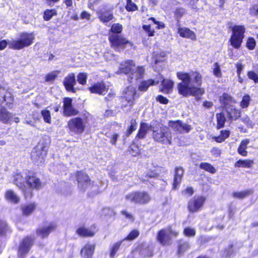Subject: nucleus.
<instances>
[{
  "mask_svg": "<svg viewBox=\"0 0 258 258\" xmlns=\"http://www.w3.org/2000/svg\"><path fill=\"white\" fill-rule=\"evenodd\" d=\"M255 46V41L253 38H249L246 42V47L250 50H252Z\"/></svg>",
  "mask_w": 258,
  "mask_h": 258,
  "instance_id": "nucleus-53",
  "label": "nucleus"
},
{
  "mask_svg": "<svg viewBox=\"0 0 258 258\" xmlns=\"http://www.w3.org/2000/svg\"><path fill=\"white\" fill-rule=\"evenodd\" d=\"M183 169L181 167H176L175 169V174L172 188L175 189L177 186L180 183L182 175L183 174Z\"/></svg>",
  "mask_w": 258,
  "mask_h": 258,
  "instance_id": "nucleus-27",
  "label": "nucleus"
},
{
  "mask_svg": "<svg viewBox=\"0 0 258 258\" xmlns=\"http://www.w3.org/2000/svg\"><path fill=\"white\" fill-rule=\"evenodd\" d=\"M95 249V244H86L81 250V254L85 258H92Z\"/></svg>",
  "mask_w": 258,
  "mask_h": 258,
  "instance_id": "nucleus-24",
  "label": "nucleus"
},
{
  "mask_svg": "<svg viewBox=\"0 0 258 258\" xmlns=\"http://www.w3.org/2000/svg\"><path fill=\"white\" fill-rule=\"evenodd\" d=\"M248 143L249 141L248 140H243L241 142V144L238 149L239 154L243 156H246L247 155V152L246 151V149H247Z\"/></svg>",
  "mask_w": 258,
  "mask_h": 258,
  "instance_id": "nucleus-37",
  "label": "nucleus"
},
{
  "mask_svg": "<svg viewBox=\"0 0 258 258\" xmlns=\"http://www.w3.org/2000/svg\"><path fill=\"white\" fill-rule=\"evenodd\" d=\"M250 100V96L249 95L246 94L244 95L240 102V106L242 108H247L249 106Z\"/></svg>",
  "mask_w": 258,
  "mask_h": 258,
  "instance_id": "nucleus-47",
  "label": "nucleus"
},
{
  "mask_svg": "<svg viewBox=\"0 0 258 258\" xmlns=\"http://www.w3.org/2000/svg\"><path fill=\"white\" fill-rule=\"evenodd\" d=\"M184 9L182 8H179L176 10L175 12V15L177 19H179L184 14Z\"/></svg>",
  "mask_w": 258,
  "mask_h": 258,
  "instance_id": "nucleus-58",
  "label": "nucleus"
},
{
  "mask_svg": "<svg viewBox=\"0 0 258 258\" xmlns=\"http://www.w3.org/2000/svg\"><path fill=\"white\" fill-rule=\"evenodd\" d=\"M178 233V232L172 229L171 227L168 228L164 231L162 230V244H169L171 238L176 236Z\"/></svg>",
  "mask_w": 258,
  "mask_h": 258,
  "instance_id": "nucleus-22",
  "label": "nucleus"
},
{
  "mask_svg": "<svg viewBox=\"0 0 258 258\" xmlns=\"http://www.w3.org/2000/svg\"><path fill=\"white\" fill-rule=\"evenodd\" d=\"M252 193L250 190H247L240 192H235L233 193V196L238 199H243Z\"/></svg>",
  "mask_w": 258,
  "mask_h": 258,
  "instance_id": "nucleus-45",
  "label": "nucleus"
},
{
  "mask_svg": "<svg viewBox=\"0 0 258 258\" xmlns=\"http://www.w3.org/2000/svg\"><path fill=\"white\" fill-rule=\"evenodd\" d=\"M63 85L67 92L75 93L77 89L75 88L76 84V75L74 73H70L64 78Z\"/></svg>",
  "mask_w": 258,
  "mask_h": 258,
  "instance_id": "nucleus-14",
  "label": "nucleus"
},
{
  "mask_svg": "<svg viewBox=\"0 0 258 258\" xmlns=\"http://www.w3.org/2000/svg\"><path fill=\"white\" fill-rule=\"evenodd\" d=\"M34 240L35 238L30 235L26 236L21 240L17 252L19 258H24L28 253L34 243Z\"/></svg>",
  "mask_w": 258,
  "mask_h": 258,
  "instance_id": "nucleus-9",
  "label": "nucleus"
},
{
  "mask_svg": "<svg viewBox=\"0 0 258 258\" xmlns=\"http://www.w3.org/2000/svg\"><path fill=\"white\" fill-rule=\"evenodd\" d=\"M200 167L201 169L209 172L211 173H215L216 172V169L211 164L208 163H201L200 165Z\"/></svg>",
  "mask_w": 258,
  "mask_h": 258,
  "instance_id": "nucleus-41",
  "label": "nucleus"
},
{
  "mask_svg": "<svg viewBox=\"0 0 258 258\" xmlns=\"http://www.w3.org/2000/svg\"><path fill=\"white\" fill-rule=\"evenodd\" d=\"M137 125V122L136 119L132 118L130 121V125H128L126 131V135L127 136L130 135L134 131L136 130Z\"/></svg>",
  "mask_w": 258,
  "mask_h": 258,
  "instance_id": "nucleus-39",
  "label": "nucleus"
},
{
  "mask_svg": "<svg viewBox=\"0 0 258 258\" xmlns=\"http://www.w3.org/2000/svg\"><path fill=\"white\" fill-rule=\"evenodd\" d=\"M14 183L19 188L24 189L28 187L30 190H24L23 194L25 199L31 198L33 194L32 190H39L44 186V184L37 173L31 170H27L24 177L21 173H17L14 175Z\"/></svg>",
  "mask_w": 258,
  "mask_h": 258,
  "instance_id": "nucleus-2",
  "label": "nucleus"
},
{
  "mask_svg": "<svg viewBox=\"0 0 258 258\" xmlns=\"http://www.w3.org/2000/svg\"><path fill=\"white\" fill-rule=\"evenodd\" d=\"M177 78L182 81L177 84L178 92L181 95L186 97L194 96L197 100H200L199 96L205 93L204 88L201 86L202 84V76L198 72H191L190 73L177 72Z\"/></svg>",
  "mask_w": 258,
  "mask_h": 258,
  "instance_id": "nucleus-1",
  "label": "nucleus"
},
{
  "mask_svg": "<svg viewBox=\"0 0 258 258\" xmlns=\"http://www.w3.org/2000/svg\"><path fill=\"white\" fill-rule=\"evenodd\" d=\"M206 201V198L202 196H196L191 199L187 205L188 211L191 213H196L201 210Z\"/></svg>",
  "mask_w": 258,
  "mask_h": 258,
  "instance_id": "nucleus-10",
  "label": "nucleus"
},
{
  "mask_svg": "<svg viewBox=\"0 0 258 258\" xmlns=\"http://www.w3.org/2000/svg\"><path fill=\"white\" fill-rule=\"evenodd\" d=\"M236 67L237 69V75H240L243 71V68H244V66L242 64L241 62L240 61L236 63Z\"/></svg>",
  "mask_w": 258,
  "mask_h": 258,
  "instance_id": "nucleus-59",
  "label": "nucleus"
},
{
  "mask_svg": "<svg viewBox=\"0 0 258 258\" xmlns=\"http://www.w3.org/2000/svg\"><path fill=\"white\" fill-rule=\"evenodd\" d=\"M59 71H54L48 73L45 77V81L46 82H50L54 81L57 77L58 74L59 73Z\"/></svg>",
  "mask_w": 258,
  "mask_h": 258,
  "instance_id": "nucleus-44",
  "label": "nucleus"
},
{
  "mask_svg": "<svg viewBox=\"0 0 258 258\" xmlns=\"http://www.w3.org/2000/svg\"><path fill=\"white\" fill-rule=\"evenodd\" d=\"M169 125L174 130L180 133H188L191 130V127L189 125L183 123L180 120L175 121H170L169 123Z\"/></svg>",
  "mask_w": 258,
  "mask_h": 258,
  "instance_id": "nucleus-20",
  "label": "nucleus"
},
{
  "mask_svg": "<svg viewBox=\"0 0 258 258\" xmlns=\"http://www.w3.org/2000/svg\"><path fill=\"white\" fill-rule=\"evenodd\" d=\"M174 82L169 79L162 80V92L169 93L172 90Z\"/></svg>",
  "mask_w": 258,
  "mask_h": 258,
  "instance_id": "nucleus-33",
  "label": "nucleus"
},
{
  "mask_svg": "<svg viewBox=\"0 0 258 258\" xmlns=\"http://www.w3.org/2000/svg\"><path fill=\"white\" fill-rule=\"evenodd\" d=\"M183 234L186 236L193 237L196 234V230L191 227H186L184 229Z\"/></svg>",
  "mask_w": 258,
  "mask_h": 258,
  "instance_id": "nucleus-51",
  "label": "nucleus"
},
{
  "mask_svg": "<svg viewBox=\"0 0 258 258\" xmlns=\"http://www.w3.org/2000/svg\"><path fill=\"white\" fill-rule=\"evenodd\" d=\"M153 131V138L156 141H160L161 139V134L157 132V131L154 130V127L153 126L152 130H151Z\"/></svg>",
  "mask_w": 258,
  "mask_h": 258,
  "instance_id": "nucleus-56",
  "label": "nucleus"
},
{
  "mask_svg": "<svg viewBox=\"0 0 258 258\" xmlns=\"http://www.w3.org/2000/svg\"><path fill=\"white\" fill-rule=\"evenodd\" d=\"M34 39L33 33L21 32L18 38L13 40L9 43V47L14 50H21L31 45Z\"/></svg>",
  "mask_w": 258,
  "mask_h": 258,
  "instance_id": "nucleus-5",
  "label": "nucleus"
},
{
  "mask_svg": "<svg viewBox=\"0 0 258 258\" xmlns=\"http://www.w3.org/2000/svg\"><path fill=\"white\" fill-rule=\"evenodd\" d=\"M155 81L152 79L143 80L140 82L138 89L140 92H146L151 86L155 85Z\"/></svg>",
  "mask_w": 258,
  "mask_h": 258,
  "instance_id": "nucleus-26",
  "label": "nucleus"
},
{
  "mask_svg": "<svg viewBox=\"0 0 258 258\" xmlns=\"http://www.w3.org/2000/svg\"><path fill=\"white\" fill-rule=\"evenodd\" d=\"M121 213L125 216V217L127 219H128L130 220H131L132 221H134V216L130 213H128L126 211H122Z\"/></svg>",
  "mask_w": 258,
  "mask_h": 258,
  "instance_id": "nucleus-63",
  "label": "nucleus"
},
{
  "mask_svg": "<svg viewBox=\"0 0 258 258\" xmlns=\"http://www.w3.org/2000/svg\"><path fill=\"white\" fill-rule=\"evenodd\" d=\"M87 78L88 75L86 73L80 72L77 76V81L79 84L84 86L87 84Z\"/></svg>",
  "mask_w": 258,
  "mask_h": 258,
  "instance_id": "nucleus-38",
  "label": "nucleus"
},
{
  "mask_svg": "<svg viewBox=\"0 0 258 258\" xmlns=\"http://www.w3.org/2000/svg\"><path fill=\"white\" fill-rule=\"evenodd\" d=\"M129 152L132 156H137L140 154V149L137 145L133 144L130 146Z\"/></svg>",
  "mask_w": 258,
  "mask_h": 258,
  "instance_id": "nucleus-48",
  "label": "nucleus"
},
{
  "mask_svg": "<svg viewBox=\"0 0 258 258\" xmlns=\"http://www.w3.org/2000/svg\"><path fill=\"white\" fill-rule=\"evenodd\" d=\"M108 40L110 47L115 51L120 52L124 50L127 45L131 47L134 46V43L123 35L109 34Z\"/></svg>",
  "mask_w": 258,
  "mask_h": 258,
  "instance_id": "nucleus-6",
  "label": "nucleus"
},
{
  "mask_svg": "<svg viewBox=\"0 0 258 258\" xmlns=\"http://www.w3.org/2000/svg\"><path fill=\"white\" fill-rule=\"evenodd\" d=\"M76 233L81 237H92L95 234V232L94 231L85 227L84 226L79 227L77 229Z\"/></svg>",
  "mask_w": 258,
  "mask_h": 258,
  "instance_id": "nucleus-25",
  "label": "nucleus"
},
{
  "mask_svg": "<svg viewBox=\"0 0 258 258\" xmlns=\"http://www.w3.org/2000/svg\"><path fill=\"white\" fill-rule=\"evenodd\" d=\"M12 118L11 113L4 107H0V121L8 123Z\"/></svg>",
  "mask_w": 258,
  "mask_h": 258,
  "instance_id": "nucleus-28",
  "label": "nucleus"
},
{
  "mask_svg": "<svg viewBox=\"0 0 258 258\" xmlns=\"http://www.w3.org/2000/svg\"><path fill=\"white\" fill-rule=\"evenodd\" d=\"M136 65L135 62L133 59H126L120 63L119 71L127 77Z\"/></svg>",
  "mask_w": 258,
  "mask_h": 258,
  "instance_id": "nucleus-19",
  "label": "nucleus"
},
{
  "mask_svg": "<svg viewBox=\"0 0 258 258\" xmlns=\"http://www.w3.org/2000/svg\"><path fill=\"white\" fill-rule=\"evenodd\" d=\"M91 117V114L86 110L82 112V117H75L68 121L67 127L69 131L76 135L82 134L85 130L86 123Z\"/></svg>",
  "mask_w": 258,
  "mask_h": 258,
  "instance_id": "nucleus-4",
  "label": "nucleus"
},
{
  "mask_svg": "<svg viewBox=\"0 0 258 258\" xmlns=\"http://www.w3.org/2000/svg\"><path fill=\"white\" fill-rule=\"evenodd\" d=\"M74 173L79 187L85 189L92 184L89 176L83 170H77Z\"/></svg>",
  "mask_w": 258,
  "mask_h": 258,
  "instance_id": "nucleus-13",
  "label": "nucleus"
},
{
  "mask_svg": "<svg viewBox=\"0 0 258 258\" xmlns=\"http://www.w3.org/2000/svg\"><path fill=\"white\" fill-rule=\"evenodd\" d=\"M189 247L188 242H185L183 243L179 244L178 246V252L182 253Z\"/></svg>",
  "mask_w": 258,
  "mask_h": 258,
  "instance_id": "nucleus-55",
  "label": "nucleus"
},
{
  "mask_svg": "<svg viewBox=\"0 0 258 258\" xmlns=\"http://www.w3.org/2000/svg\"><path fill=\"white\" fill-rule=\"evenodd\" d=\"M232 34L229 41L231 45L235 48L240 47L244 36L245 28L243 26L236 25L232 28Z\"/></svg>",
  "mask_w": 258,
  "mask_h": 258,
  "instance_id": "nucleus-8",
  "label": "nucleus"
},
{
  "mask_svg": "<svg viewBox=\"0 0 258 258\" xmlns=\"http://www.w3.org/2000/svg\"><path fill=\"white\" fill-rule=\"evenodd\" d=\"M219 101L227 113L229 120L232 121L240 117V110L236 108L233 105L236 103V101L231 96L227 93H224L220 97Z\"/></svg>",
  "mask_w": 258,
  "mask_h": 258,
  "instance_id": "nucleus-3",
  "label": "nucleus"
},
{
  "mask_svg": "<svg viewBox=\"0 0 258 258\" xmlns=\"http://www.w3.org/2000/svg\"><path fill=\"white\" fill-rule=\"evenodd\" d=\"M140 235V231L137 229L131 230L128 234L124 237V240L133 241L138 238Z\"/></svg>",
  "mask_w": 258,
  "mask_h": 258,
  "instance_id": "nucleus-35",
  "label": "nucleus"
},
{
  "mask_svg": "<svg viewBox=\"0 0 258 258\" xmlns=\"http://www.w3.org/2000/svg\"><path fill=\"white\" fill-rule=\"evenodd\" d=\"M105 135L109 139L110 143L111 145L113 146H115L116 145V141L119 137V134L114 133L112 135L108 136V133H106Z\"/></svg>",
  "mask_w": 258,
  "mask_h": 258,
  "instance_id": "nucleus-49",
  "label": "nucleus"
},
{
  "mask_svg": "<svg viewBox=\"0 0 258 258\" xmlns=\"http://www.w3.org/2000/svg\"><path fill=\"white\" fill-rule=\"evenodd\" d=\"M122 243V241H118L114 243L110 248V257H114L116 253L119 249Z\"/></svg>",
  "mask_w": 258,
  "mask_h": 258,
  "instance_id": "nucleus-43",
  "label": "nucleus"
},
{
  "mask_svg": "<svg viewBox=\"0 0 258 258\" xmlns=\"http://www.w3.org/2000/svg\"><path fill=\"white\" fill-rule=\"evenodd\" d=\"M179 35L184 38H189L192 40H196V35L194 32L186 27H179L177 30Z\"/></svg>",
  "mask_w": 258,
  "mask_h": 258,
  "instance_id": "nucleus-23",
  "label": "nucleus"
},
{
  "mask_svg": "<svg viewBox=\"0 0 258 258\" xmlns=\"http://www.w3.org/2000/svg\"><path fill=\"white\" fill-rule=\"evenodd\" d=\"M87 89L91 93L98 95H104L108 90L107 86L102 81L92 84Z\"/></svg>",
  "mask_w": 258,
  "mask_h": 258,
  "instance_id": "nucleus-15",
  "label": "nucleus"
},
{
  "mask_svg": "<svg viewBox=\"0 0 258 258\" xmlns=\"http://www.w3.org/2000/svg\"><path fill=\"white\" fill-rule=\"evenodd\" d=\"M63 102V113L64 116H75L79 114V111L73 105V99L70 97H64Z\"/></svg>",
  "mask_w": 258,
  "mask_h": 258,
  "instance_id": "nucleus-11",
  "label": "nucleus"
},
{
  "mask_svg": "<svg viewBox=\"0 0 258 258\" xmlns=\"http://www.w3.org/2000/svg\"><path fill=\"white\" fill-rule=\"evenodd\" d=\"M42 227H38L36 230L37 235L42 239L47 238L50 234L55 231L57 228V225L55 222H49Z\"/></svg>",
  "mask_w": 258,
  "mask_h": 258,
  "instance_id": "nucleus-12",
  "label": "nucleus"
},
{
  "mask_svg": "<svg viewBox=\"0 0 258 258\" xmlns=\"http://www.w3.org/2000/svg\"><path fill=\"white\" fill-rule=\"evenodd\" d=\"M6 199L15 204L20 202V198L13 190H7L5 195Z\"/></svg>",
  "mask_w": 258,
  "mask_h": 258,
  "instance_id": "nucleus-30",
  "label": "nucleus"
},
{
  "mask_svg": "<svg viewBox=\"0 0 258 258\" xmlns=\"http://www.w3.org/2000/svg\"><path fill=\"white\" fill-rule=\"evenodd\" d=\"M125 9L127 12H135L138 10V6L132 0H126Z\"/></svg>",
  "mask_w": 258,
  "mask_h": 258,
  "instance_id": "nucleus-40",
  "label": "nucleus"
},
{
  "mask_svg": "<svg viewBox=\"0 0 258 258\" xmlns=\"http://www.w3.org/2000/svg\"><path fill=\"white\" fill-rule=\"evenodd\" d=\"M36 204L35 203H31L22 206L21 208L22 215L29 216L34 212Z\"/></svg>",
  "mask_w": 258,
  "mask_h": 258,
  "instance_id": "nucleus-29",
  "label": "nucleus"
},
{
  "mask_svg": "<svg viewBox=\"0 0 258 258\" xmlns=\"http://www.w3.org/2000/svg\"><path fill=\"white\" fill-rule=\"evenodd\" d=\"M216 119L217 123V128H220L224 126L226 117L223 112H221L216 114Z\"/></svg>",
  "mask_w": 258,
  "mask_h": 258,
  "instance_id": "nucleus-36",
  "label": "nucleus"
},
{
  "mask_svg": "<svg viewBox=\"0 0 258 258\" xmlns=\"http://www.w3.org/2000/svg\"><path fill=\"white\" fill-rule=\"evenodd\" d=\"M213 74L217 77L220 78L222 76L220 66L218 62L214 63L213 69Z\"/></svg>",
  "mask_w": 258,
  "mask_h": 258,
  "instance_id": "nucleus-50",
  "label": "nucleus"
},
{
  "mask_svg": "<svg viewBox=\"0 0 258 258\" xmlns=\"http://www.w3.org/2000/svg\"><path fill=\"white\" fill-rule=\"evenodd\" d=\"M41 113L44 121L46 123H50L51 122V117L49 110L43 109L41 111Z\"/></svg>",
  "mask_w": 258,
  "mask_h": 258,
  "instance_id": "nucleus-46",
  "label": "nucleus"
},
{
  "mask_svg": "<svg viewBox=\"0 0 258 258\" xmlns=\"http://www.w3.org/2000/svg\"><path fill=\"white\" fill-rule=\"evenodd\" d=\"M6 221L0 219V236H5L8 232H11Z\"/></svg>",
  "mask_w": 258,
  "mask_h": 258,
  "instance_id": "nucleus-31",
  "label": "nucleus"
},
{
  "mask_svg": "<svg viewBox=\"0 0 258 258\" xmlns=\"http://www.w3.org/2000/svg\"><path fill=\"white\" fill-rule=\"evenodd\" d=\"M8 45V40L4 39L0 41V50L5 49Z\"/></svg>",
  "mask_w": 258,
  "mask_h": 258,
  "instance_id": "nucleus-61",
  "label": "nucleus"
},
{
  "mask_svg": "<svg viewBox=\"0 0 258 258\" xmlns=\"http://www.w3.org/2000/svg\"><path fill=\"white\" fill-rule=\"evenodd\" d=\"M125 199L131 203L141 205H146L151 200V197L147 191L139 190L128 194Z\"/></svg>",
  "mask_w": 258,
  "mask_h": 258,
  "instance_id": "nucleus-7",
  "label": "nucleus"
},
{
  "mask_svg": "<svg viewBox=\"0 0 258 258\" xmlns=\"http://www.w3.org/2000/svg\"><path fill=\"white\" fill-rule=\"evenodd\" d=\"M123 99L129 106H132L135 103V99L138 97L137 95V91L133 87H127L123 91Z\"/></svg>",
  "mask_w": 258,
  "mask_h": 258,
  "instance_id": "nucleus-16",
  "label": "nucleus"
},
{
  "mask_svg": "<svg viewBox=\"0 0 258 258\" xmlns=\"http://www.w3.org/2000/svg\"><path fill=\"white\" fill-rule=\"evenodd\" d=\"M57 14V11L55 9H46L43 12V19L45 21H48L53 17L56 16Z\"/></svg>",
  "mask_w": 258,
  "mask_h": 258,
  "instance_id": "nucleus-34",
  "label": "nucleus"
},
{
  "mask_svg": "<svg viewBox=\"0 0 258 258\" xmlns=\"http://www.w3.org/2000/svg\"><path fill=\"white\" fill-rule=\"evenodd\" d=\"M123 30L122 25L118 23H113L109 30V34H119L122 33Z\"/></svg>",
  "mask_w": 258,
  "mask_h": 258,
  "instance_id": "nucleus-32",
  "label": "nucleus"
},
{
  "mask_svg": "<svg viewBox=\"0 0 258 258\" xmlns=\"http://www.w3.org/2000/svg\"><path fill=\"white\" fill-rule=\"evenodd\" d=\"M203 106L204 107L209 109L213 106V103L211 101H206L203 103Z\"/></svg>",
  "mask_w": 258,
  "mask_h": 258,
  "instance_id": "nucleus-64",
  "label": "nucleus"
},
{
  "mask_svg": "<svg viewBox=\"0 0 258 258\" xmlns=\"http://www.w3.org/2000/svg\"><path fill=\"white\" fill-rule=\"evenodd\" d=\"M145 72L144 66L136 65L127 77L128 82L132 83L134 80L138 81L142 79L145 74Z\"/></svg>",
  "mask_w": 258,
  "mask_h": 258,
  "instance_id": "nucleus-17",
  "label": "nucleus"
},
{
  "mask_svg": "<svg viewBox=\"0 0 258 258\" xmlns=\"http://www.w3.org/2000/svg\"><path fill=\"white\" fill-rule=\"evenodd\" d=\"M249 79L252 80L255 83H258V75L253 71H249L247 73Z\"/></svg>",
  "mask_w": 258,
  "mask_h": 258,
  "instance_id": "nucleus-54",
  "label": "nucleus"
},
{
  "mask_svg": "<svg viewBox=\"0 0 258 258\" xmlns=\"http://www.w3.org/2000/svg\"><path fill=\"white\" fill-rule=\"evenodd\" d=\"M80 18L82 19L90 20L91 19V14L86 11H83L80 14Z\"/></svg>",
  "mask_w": 258,
  "mask_h": 258,
  "instance_id": "nucleus-57",
  "label": "nucleus"
},
{
  "mask_svg": "<svg viewBox=\"0 0 258 258\" xmlns=\"http://www.w3.org/2000/svg\"><path fill=\"white\" fill-rule=\"evenodd\" d=\"M253 164L252 160H239L235 163V166L236 167H250Z\"/></svg>",
  "mask_w": 258,
  "mask_h": 258,
  "instance_id": "nucleus-42",
  "label": "nucleus"
},
{
  "mask_svg": "<svg viewBox=\"0 0 258 258\" xmlns=\"http://www.w3.org/2000/svg\"><path fill=\"white\" fill-rule=\"evenodd\" d=\"M153 126L148 124L147 123L141 121L140 123V127L138 133L136 135V140H141L144 139L149 130H152Z\"/></svg>",
  "mask_w": 258,
  "mask_h": 258,
  "instance_id": "nucleus-21",
  "label": "nucleus"
},
{
  "mask_svg": "<svg viewBox=\"0 0 258 258\" xmlns=\"http://www.w3.org/2000/svg\"><path fill=\"white\" fill-rule=\"evenodd\" d=\"M211 152L213 155H214L216 157H218V156H220V155L221 154L220 150L219 149H218V148H216V147L213 148L211 149Z\"/></svg>",
  "mask_w": 258,
  "mask_h": 258,
  "instance_id": "nucleus-62",
  "label": "nucleus"
},
{
  "mask_svg": "<svg viewBox=\"0 0 258 258\" xmlns=\"http://www.w3.org/2000/svg\"><path fill=\"white\" fill-rule=\"evenodd\" d=\"M142 28L148 33L149 36H153L154 35V30L151 29L150 25H143Z\"/></svg>",
  "mask_w": 258,
  "mask_h": 258,
  "instance_id": "nucleus-52",
  "label": "nucleus"
},
{
  "mask_svg": "<svg viewBox=\"0 0 258 258\" xmlns=\"http://www.w3.org/2000/svg\"><path fill=\"white\" fill-rule=\"evenodd\" d=\"M99 21L103 24H107L114 19V15L110 9H100L97 12Z\"/></svg>",
  "mask_w": 258,
  "mask_h": 258,
  "instance_id": "nucleus-18",
  "label": "nucleus"
},
{
  "mask_svg": "<svg viewBox=\"0 0 258 258\" xmlns=\"http://www.w3.org/2000/svg\"><path fill=\"white\" fill-rule=\"evenodd\" d=\"M182 193L184 195L187 197H189L193 194L194 190L191 187H189L186 188L184 191H183Z\"/></svg>",
  "mask_w": 258,
  "mask_h": 258,
  "instance_id": "nucleus-60",
  "label": "nucleus"
}]
</instances>
